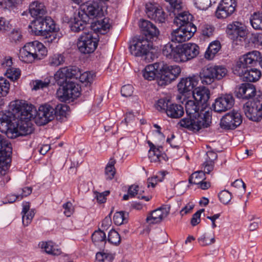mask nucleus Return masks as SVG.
<instances>
[{
  "mask_svg": "<svg viewBox=\"0 0 262 262\" xmlns=\"http://www.w3.org/2000/svg\"><path fill=\"white\" fill-rule=\"evenodd\" d=\"M210 91L204 86L198 87L193 91V100H187L185 104L186 116L181 119L178 125L193 132L207 128L211 123V116L208 111Z\"/></svg>",
  "mask_w": 262,
  "mask_h": 262,
  "instance_id": "obj_1",
  "label": "nucleus"
},
{
  "mask_svg": "<svg viewBox=\"0 0 262 262\" xmlns=\"http://www.w3.org/2000/svg\"><path fill=\"white\" fill-rule=\"evenodd\" d=\"M29 12L34 18L28 26L31 34L42 36L46 43H57L62 34L54 20L46 16L47 10L43 4L38 2L32 3L29 7Z\"/></svg>",
  "mask_w": 262,
  "mask_h": 262,
  "instance_id": "obj_2",
  "label": "nucleus"
},
{
  "mask_svg": "<svg viewBox=\"0 0 262 262\" xmlns=\"http://www.w3.org/2000/svg\"><path fill=\"white\" fill-rule=\"evenodd\" d=\"M12 113L20 119H35L36 123L43 125L55 118L54 106L45 104L39 106L38 111L33 105L19 100L15 101L11 105Z\"/></svg>",
  "mask_w": 262,
  "mask_h": 262,
  "instance_id": "obj_3",
  "label": "nucleus"
},
{
  "mask_svg": "<svg viewBox=\"0 0 262 262\" xmlns=\"http://www.w3.org/2000/svg\"><path fill=\"white\" fill-rule=\"evenodd\" d=\"M259 56V51L256 50L244 55L237 61L233 68L234 73L244 81L255 82L258 80L261 76L260 70L251 67L257 64Z\"/></svg>",
  "mask_w": 262,
  "mask_h": 262,
  "instance_id": "obj_4",
  "label": "nucleus"
},
{
  "mask_svg": "<svg viewBox=\"0 0 262 262\" xmlns=\"http://www.w3.org/2000/svg\"><path fill=\"white\" fill-rule=\"evenodd\" d=\"M193 18V16L188 12L180 13L175 17L173 23L178 28L171 34L172 42H185L193 36L197 29L192 23Z\"/></svg>",
  "mask_w": 262,
  "mask_h": 262,
  "instance_id": "obj_5",
  "label": "nucleus"
},
{
  "mask_svg": "<svg viewBox=\"0 0 262 262\" xmlns=\"http://www.w3.org/2000/svg\"><path fill=\"white\" fill-rule=\"evenodd\" d=\"M199 47L195 43L176 45L168 43L163 48L162 53L169 59L183 62L195 57L199 53Z\"/></svg>",
  "mask_w": 262,
  "mask_h": 262,
  "instance_id": "obj_6",
  "label": "nucleus"
},
{
  "mask_svg": "<svg viewBox=\"0 0 262 262\" xmlns=\"http://www.w3.org/2000/svg\"><path fill=\"white\" fill-rule=\"evenodd\" d=\"M14 102H11L10 105L9 111L14 118L12 122L10 119H7L1 122V124H5V129L2 130V133H5L8 137L13 138L19 136H25L32 133V129L28 126L27 122L31 119H20L15 117L12 113L11 108V105Z\"/></svg>",
  "mask_w": 262,
  "mask_h": 262,
  "instance_id": "obj_7",
  "label": "nucleus"
},
{
  "mask_svg": "<svg viewBox=\"0 0 262 262\" xmlns=\"http://www.w3.org/2000/svg\"><path fill=\"white\" fill-rule=\"evenodd\" d=\"M47 50L40 42L35 40L26 43L20 51L19 58L25 63H32L35 59H41L47 54Z\"/></svg>",
  "mask_w": 262,
  "mask_h": 262,
  "instance_id": "obj_8",
  "label": "nucleus"
},
{
  "mask_svg": "<svg viewBox=\"0 0 262 262\" xmlns=\"http://www.w3.org/2000/svg\"><path fill=\"white\" fill-rule=\"evenodd\" d=\"M155 107L159 112L165 113L172 119L180 118L184 113L183 106L173 102L169 96L159 98L155 103Z\"/></svg>",
  "mask_w": 262,
  "mask_h": 262,
  "instance_id": "obj_9",
  "label": "nucleus"
},
{
  "mask_svg": "<svg viewBox=\"0 0 262 262\" xmlns=\"http://www.w3.org/2000/svg\"><path fill=\"white\" fill-rule=\"evenodd\" d=\"M158 85L164 86L170 83L180 75L181 69L178 65H170L164 61L159 62Z\"/></svg>",
  "mask_w": 262,
  "mask_h": 262,
  "instance_id": "obj_10",
  "label": "nucleus"
},
{
  "mask_svg": "<svg viewBox=\"0 0 262 262\" xmlns=\"http://www.w3.org/2000/svg\"><path fill=\"white\" fill-rule=\"evenodd\" d=\"M227 73V70L223 66H208L202 69L199 77L203 84L208 85L222 79Z\"/></svg>",
  "mask_w": 262,
  "mask_h": 262,
  "instance_id": "obj_11",
  "label": "nucleus"
},
{
  "mask_svg": "<svg viewBox=\"0 0 262 262\" xmlns=\"http://www.w3.org/2000/svg\"><path fill=\"white\" fill-rule=\"evenodd\" d=\"M99 41L97 33L92 31L83 32L78 38L77 47L82 54H87L93 53L98 46Z\"/></svg>",
  "mask_w": 262,
  "mask_h": 262,
  "instance_id": "obj_12",
  "label": "nucleus"
},
{
  "mask_svg": "<svg viewBox=\"0 0 262 262\" xmlns=\"http://www.w3.org/2000/svg\"><path fill=\"white\" fill-rule=\"evenodd\" d=\"M153 43L144 39V36L135 37L129 46L130 54L135 57L147 56L152 49Z\"/></svg>",
  "mask_w": 262,
  "mask_h": 262,
  "instance_id": "obj_13",
  "label": "nucleus"
},
{
  "mask_svg": "<svg viewBox=\"0 0 262 262\" xmlns=\"http://www.w3.org/2000/svg\"><path fill=\"white\" fill-rule=\"evenodd\" d=\"M57 91V95L61 101L75 99L80 95V86L77 83L68 81L62 85Z\"/></svg>",
  "mask_w": 262,
  "mask_h": 262,
  "instance_id": "obj_14",
  "label": "nucleus"
},
{
  "mask_svg": "<svg viewBox=\"0 0 262 262\" xmlns=\"http://www.w3.org/2000/svg\"><path fill=\"white\" fill-rule=\"evenodd\" d=\"M78 12L83 16L86 15L89 21L91 19L101 17L103 13L99 2L95 0L88 1L82 4L78 10Z\"/></svg>",
  "mask_w": 262,
  "mask_h": 262,
  "instance_id": "obj_15",
  "label": "nucleus"
},
{
  "mask_svg": "<svg viewBox=\"0 0 262 262\" xmlns=\"http://www.w3.org/2000/svg\"><path fill=\"white\" fill-rule=\"evenodd\" d=\"M261 100L260 98L253 102H247L243 106L246 116L250 120L259 122L262 119V109L260 108Z\"/></svg>",
  "mask_w": 262,
  "mask_h": 262,
  "instance_id": "obj_16",
  "label": "nucleus"
},
{
  "mask_svg": "<svg viewBox=\"0 0 262 262\" xmlns=\"http://www.w3.org/2000/svg\"><path fill=\"white\" fill-rule=\"evenodd\" d=\"M243 122L241 113L233 110L227 113L221 120L220 126L222 128L229 130L234 129L239 126Z\"/></svg>",
  "mask_w": 262,
  "mask_h": 262,
  "instance_id": "obj_17",
  "label": "nucleus"
},
{
  "mask_svg": "<svg viewBox=\"0 0 262 262\" xmlns=\"http://www.w3.org/2000/svg\"><path fill=\"white\" fill-rule=\"evenodd\" d=\"M236 6V0H222L216 8L215 16L217 19L227 18L235 12Z\"/></svg>",
  "mask_w": 262,
  "mask_h": 262,
  "instance_id": "obj_18",
  "label": "nucleus"
},
{
  "mask_svg": "<svg viewBox=\"0 0 262 262\" xmlns=\"http://www.w3.org/2000/svg\"><path fill=\"white\" fill-rule=\"evenodd\" d=\"M11 144L4 136L0 135V167L7 169L11 161Z\"/></svg>",
  "mask_w": 262,
  "mask_h": 262,
  "instance_id": "obj_19",
  "label": "nucleus"
},
{
  "mask_svg": "<svg viewBox=\"0 0 262 262\" xmlns=\"http://www.w3.org/2000/svg\"><path fill=\"white\" fill-rule=\"evenodd\" d=\"M78 72V67L69 66L60 68L54 74V79L57 84L61 86L68 82V79L74 78V75Z\"/></svg>",
  "mask_w": 262,
  "mask_h": 262,
  "instance_id": "obj_20",
  "label": "nucleus"
},
{
  "mask_svg": "<svg viewBox=\"0 0 262 262\" xmlns=\"http://www.w3.org/2000/svg\"><path fill=\"white\" fill-rule=\"evenodd\" d=\"M236 97L243 100L253 99L256 93L255 86L250 83H243L236 86L234 92Z\"/></svg>",
  "mask_w": 262,
  "mask_h": 262,
  "instance_id": "obj_21",
  "label": "nucleus"
},
{
  "mask_svg": "<svg viewBox=\"0 0 262 262\" xmlns=\"http://www.w3.org/2000/svg\"><path fill=\"white\" fill-rule=\"evenodd\" d=\"M234 98L232 94H226L217 98L212 104L213 110L217 113L230 110L234 104Z\"/></svg>",
  "mask_w": 262,
  "mask_h": 262,
  "instance_id": "obj_22",
  "label": "nucleus"
},
{
  "mask_svg": "<svg viewBox=\"0 0 262 262\" xmlns=\"http://www.w3.org/2000/svg\"><path fill=\"white\" fill-rule=\"evenodd\" d=\"M140 28L141 31V35L139 36H144V39L152 41L158 38L160 32L157 27L150 21L142 20L140 25Z\"/></svg>",
  "mask_w": 262,
  "mask_h": 262,
  "instance_id": "obj_23",
  "label": "nucleus"
},
{
  "mask_svg": "<svg viewBox=\"0 0 262 262\" xmlns=\"http://www.w3.org/2000/svg\"><path fill=\"white\" fill-rule=\"evenodd\" d=\"M226 32L228 37L232 40L237 39L238 37L244 38L247 34L246 26L239 21L228 24Z\"/></svg>",
  "mask_w": 262,
  "mask_h": 262,
  "instance_id": "obj_24",
  "label": "nucleus"
},
{
  "mask_svg": "<svg viewBox=\"0 0 262 262\" xmlns=\"http://www.w3.org/2000/svg\"><path fill=\"white\" fill-rule=\"evenodd\" d=\"M146 13L149 18L156 22L163 23L165 21L166 13L161 7L154 4L148 3L146 5Z\"/></svg>",
  "mask_w": 262,
  "mask_h": 262,
  "instance_id": "obj_25",
  "label": "nucleus"
},
{
  "mask_svg": "<svg viewBox=\"0 0 262 262\" xmlns=\"http://www.w3.org/2000/svg\"><path fill=\"white\" fill-rule=\"evenodd\" d=\"M88 17L86 15H82L80 13L78 12L75 13L73 18H71L70 27L72 31L74 32H79L84 30L86 25L89 24Z\"/></svg>",
  "mask_w": 262,
  "mask_h": 262,
  "instance_id": "obj_26",
  "label": "nucleus"
},
{
  "mask_svg": "<svg viewBox=\"0 0 262 262\" xmlns=\"http://www.w3.org/2000/svg\"><path fill=\"white\" fill-rule=\"evenodd\" d=\"M196 79L195 76L181 78L177 85L179 92L185 95L191 91L193 92L194 88L198 84Z\"/></svg>",
  "mask_w": 262,
  "mask_h": 262,
  "instance_id": "obj_27",
  "label": "nucleus"
},
{
  "mask_svg": "<svg viewBox=\"0 0 262 262\" xmlns=\"http://www.w3.org/2000/svg\"><path fill=\"white\" fill-rule=\"evenodd\" d=\"M168 214L165 208H159L150 212L148 214L146 222L149 224H155L161 222L164 217Z\"/></svg>",
  "mask_w": 262,
  "mask_h": 262,
  "instance_id": "obj_28",
  "label": "nucleus"
},
{
  "mask_svg": "<svg viewBox=\"0 0 262 262\" xmlns=\"http://www.w3.org/2000/svg\"><path fill=\"white\" fill-rule=\"evenodd\" d=\"M159 64H160L159 62H157L146 66L143 71V76L144 79L148 81H151L156 79L158 83V80L160 79V77L158 75Z\"/></svg>",
  "mask_w": 262,
  "mask_h": 262,
  "instance_id": "obj_29",
  "label": "nucleus"
},
{
  "mask_svg": "<svg viewBox=\"0 0 262 262\" xmlns=\"http://www.w3.org/2000/svg\"><path fill=\"white\" fill-rule=\"evenodd\" d=\"M91 27L93 31H97L101 34H105L109 30L111 25L108 19L104 18L97 19L95 21L91 23Z\"/></svg>",
  "mask_w": 262,
  "mask_h": 262,
  "instance_id": "obj_30",
  "label": "nucleus"
},
{
  "mask_svg": "<svg viewBox=\"0 0 262 262\" xmlns=\"http://www.w3.org/2000/svg\"><path fill=\"white\" fill-rule=\"evenodd\" d=\"M70 107L65 104H58L54 106L55 112V118L60 122L66 121L67 119L68 112L69 111Z\"/></svg>",
  "mask_w": 262,
  "mask_h": 262,
  "instance_id": "obj_31",
  "label": "nucleus"
},
{
  "mask_svg": "<svg viewBox=\"0 0 262 262\" xmlns=\"http://www.w3.org/2000/svg\"><path fill=\"white\" fill-rule=\"evenodd\" d=\"M221 48V43L219 41L215 40L211 42L205 53V57L209 60L213 59Z\"/></svg>",
  "mask_w": 262,
  "mask_h": 262,
  "instance_id": "obj_32",
  "label": "nucleus"
},
{
  "mask_svg": "<svg viewBox=\"0 0 262 262\" xmlns=\"http://www.w3.org/2000/svg\"><path fill=\"white\" fill-rule=\"evenodd\" d=\"M199 30L203 39H206L213 36L215 31V28L212 25L202 24L199 26Z\"/></svg>",
  "mask_w": 262,
  "mask_h": 262,
  "instance_id": "obj_33",
  "label": "nucleus"
},
{
  "mask_svg": "<svg viewBox=\"0 0 262 262\" xmlns=\"http://www.w3.org/2000/svg\"><path fill=\"white\" fill-rule=\"evenodd\" d=\"M66 57L63 54L57 53L50 56L48 64L54 67L62 65L66 61Z\"/></svg>",
  "mask_w": 262,
  "mask_h": 262,
  "instance_id": "obj_34",
  "label": "nucleus"
},
{
  "mask_svg": "<svg viewBox=\"0 0 262 262\" xmlns=\"http://www.w3.org/2000/svg\"><path fill=\"white\" fill-rule=\"evenodd\" d=\"M116 163V160L114 158L110 159L105 169V174L107 180H112L116 173V169L115 164Z\"/></svg>",
  "mask_w": 262,
  "mask_h": 262,
  "instance_id": "obj_35",
  "label": "nucleus"
},
{
  "mask_svg": "<svg viewBox=\"0 0 262 262\" xmlns=\"http://www.w3.org/2000/svg\"><path fill=\"white\" fill-rule=\"evenodd\" d=\"M128 213L124 211L116 212L113 217L114 223L119 226L128 222Z\"/></svg>",
  "mask_w": 262,
  "mask_h": 262,
  "instance_id": "obj_36",
  "label": "nucleus"
},
{
  "mask_svg": "<svg viewBox=\"0 0 262 262\" xmlns=\"http://www.w3.org/2000/svg\"><path fill=\"white\" fill-rule=\"evenodd\" d=\"M250 23L255 30H262V12H255L250 18Z\"/></svg>",
  "mask_w": 262,
  "mask_h": 262,
  "instance_id": "obj_37",
  "label": "nucleus"
},
{
  "mask_svg": "<svg viewBox=\"0 0 262 262\" xmlns=\"http://www.w3.org/2000/svg\"><path fill=\"white\" fill-rule=\"evenodd\" d=\"M39 246L48 254L58 255L60 253V251L54 249L53 243L51 241L42 242L39 244Z\"/></svg>",
  "mask_w": 262,
  "mask_h": 262,
  "instance_id": "obj_38",
  "label": "nucleus"
},
{
  "mask_svg": "<svg viewBox=\"0 0 262 262\" xmlns=\"http://www.w3.org/2000/svg\"><path fill=\"white\" fill-rule=\"evenodd\" d=\"M78 72L76 73V75H74V79H79L81 82L91 83L93 80L94 74H92L90 72H85L81 73L80 69L78 68Z\"/></svg>",
  "mask_w": 262,
  "mask_h": 262,
  "instance_id": "obj_39",
  "label": "nucleus"
},
{
  "mask_svg": "<svg viewBox=\"0 0 262 262\" xmlns=\"http://www.w3.org/2000/svg\"><path fill=\"white\" fill-rule=\"evenodd\" d=\"M198 241L201 246H206L213 244L215 240L214 235L205 233L198 238Z\"/></svg>",
  "mask_w": 262,
  "mask_h": 262,
  "instance_id": "obj_40",
  "label": "nucleus"
},
{
  "mask_svg": "<svg viewBox=\"0 0 262 262\" xmlns=\"http://www.w3.org/2000/svg\"><path fill=\"white\" fill-rule=\"evenodd\" d=\"M205 173L203 171H198L193 172L189 178V183L192 184L198 185L206 180Z\"/></svg>",
  "mask_w": 262,
  "mask_h": 262,
  "instance_id": "obj_41",
  "label": "nucleus"
},
{
  "mask_svg": "<svg viewBox=\"0 0 262 262\" xmlns=\"http://www.w3.org/2000/svg\"><path fill=\"white\" fill-rule=\"evenodd\" d=\"M21 74V71L18 68H15L14 67H10L7 68L5 75L7 78L14 81L18 79Z\"/></svg>",
  "mask_w": 262,
  "mask_h": 262,
  "instance_id": "obj_42",
  "label": "nucleus"
},
{
  "mask_svg": "<svg viewBox=\"0 0 262 262\" xmlns=\"http://www.w3.org/2000/svg\"><path fill=\"white\" fill-rule=\"evenodd\" d=\"M10 83L5 78L0 77V97L6 96L9 91Z\"/></svg>",
  "mask_w": 262,
  "mask_h": 262,
  "instance_id": "obj_43",
  "label": "nucleus"
},
{
  "mask_svg": "<svg viewBox=\"0 0 262 262\" xmlns=\"http://www.w3.org/2000/svg\"><path fill=\"white\" fill-rule=\"evenodd\" d=\"M107 240L109 243L114 245H118L121 242V237L116 231L112 229L108 233Z\"/></svg>",
  "mask_w": 262,
  "mask_h": 262,
  "instance_id": "obj_44",
  "label": "nucleus"
},
{
  "mask_svg": "<svg viewBox=\"0 0 262 262\" xmlns=\"http://www.w3.org/2000/svg\"><path fill=\"white\" fill-rule=\"evenodd\" d=\"M215 0H194V3L196 8L200 10H206L212 3H215Z\"/></svg>",
  "mask_w": 262,
  "mask_h": 262,
  "instance_id": "obj_45",
  "label": "nucleus"
},
{
  "mask_svg": "<svg viewBox=\"0 0 262 262\" xmlns=\"http://www.w3.org/2000/svg\"><path fill=\"white\" fill-rule=\"evenodd\" d=\"M92 240L95 244L98 242H105V233L101 230L95 231L92 235Z\"/></svg>",
  "mask_w": 262,
  "mask_h": 262,
  "instance_id": "obj_46",
  "label": "nucleus"
},
{
  "mask_svg": "<svg viewBox=\"0 0 262 262\" xmlns=\"http://www.w3.org/2000/svg\"><path fill=\"white\" fill-rule=\"evenodd\" d=\"M220 201L224 204H228L232 199V194L226 190L221 191L218 194Z\"/></svg>",
  "mask_w": 262,
  "mask_h": 262,
  "instance_id": "obj_47",
  "label": "nucleus"
},
{
  "mask_svg": "<svg viewBox=\"0 0 262 262\" xmlns=\"http://www.w3.org/2000/svg\"><path fill=\"white\" fill-rule=\"evenodd\" d=\"M12 28L10 21L4 17H0V32L6 33L10 31Z\"/></svg>",
  "mask_w": 262,
  "mask_h": 262,
  "instance_id": "obj_48",
  "label": "nucleus"
},
{
  "mask_svg": "<svg viewBox=\"0 0 262 262\" xmlns=\"http://www.w3.org/2000/svg\"><path fill=\"white\" fill-rule=\"evenodd\" d=\"M9 39L11 42L17 43L22 39V35L19 29H13L9 35Z\"/></svg>",
  "mask_w": 262,
  "mask_h": 262,
  "instance_id": "obj_49",
  "label": "nucleus"
},
{
  "mask_svg": "<svg viewBox=\"0 0 262 262\" xmlns=\"http://www.w3.org/2000/svg\"><path fill=\"white\" fill-rule=\"evenodd\" d=\"M62 208L64 209L63 214L67 217H70L75 211L73 204L70 201L64 203L62 205Z\"/></svg>",
  "mask_w": 262,
  "mask_h": 262,
  "instance_id": "obj_50",
  "label": "nucleus"
},
{
  "mask_svg": "<svg viewBox=\"0 0 262 262\" xmlns=\"http://www.w3.org/2000/svg\"><path fill=\"white\" fill-rule=\"evenodd\" d=\"M152 154H149L148 152V157L151 162H160L161 159L162 158V156L161 155V151L159 148L156 147V149H154L152 150Z\"/></svg>",
  "mask_w": 262,
  "mask_h": 262,
  "instance_id": "obj_51",
  "label": "nucleus"
},
{
  "mask_svg": "<svg viewBox=\"0 0 262 262\" xmlns=\"http://www.w3.org/2000/svg\"><path fill=\"white\" fill-rule=\"evenodd\" d=\"M22 222L24 226H28L32 222L34 216L35 212L34 210H30L29 213L22 214Z\"/></svg>",
  "mask_w": 262,
  "mask_h": 262,
  "instance_id": "obj_52",
  "label": "nucleus"
},
{
  "mask_svg": "<svg viewBox=\"0 0 262 262\" xmlns=\"http://www.w3.org/2000/svg\"><path fill=\"white\" fill-rule=\"evenodd\" d=\"M95 194V199L98 203L100 204L104 203L106 202V196L110 193V191H105L102 192H94Z\"/></svg>",
  "mask_w": 262,
  "mask_h": 262,
  "instance_id": "obj_53",
  "label": "nucleus"
},
{
  "mask_svg": "<svg viewBox=\"0 0 262 262\" xmlns=\"http://www.w3.org/2000/svg\"><path fill=\"white\" fill-rule=\"evenodd\" d=\"M133 90L134 88L130 84L123 85L121 90V95L126 97L131 96L133 93Z\"/></svg>",
  "mask_w": 262,
  "mask_h": 262,
  "instance_id": "obj_54",
  "label": "nucleus"
},
{
  "mask_svg": "<svg viewBox=\"0 0 262 262\" xmlns=\"http://www.w3.org/2000/svg\"><path fill=\"white\" fill-rule=\"evenodd\" d=\"M20 0H3L0 2L1 5L4 9H10L15 7L16 5L19 3Z\"/></svg>",
  "mask_w": 262,
  "mask_h": 262,
  "instance_id": "obj_55",
  "label": "nucleus"
},
{
  "mask_svg": "<svg viewBox=\"0 0 262 262\" xmlns=\"http://www.w3.org/2000/svg\"><path fill=\"white\" fill-rule=\"evenodd\" d=\"M112 257L111 254L104 252H99L96 254V258L99 261L105 262V260H111Z\"/></svg>",
  "mask_w": 262,
  "mask_h": 262,
  "instance_id": "obj_56",
  "label": "nucleus"
},
{
  "mask_svg": "<svg viewBox=\"0 0 262 262\" xmlns=\"http://www.w3.org/2000/svg\"><path fill=\"white\" fill-rule=\"evenodd\" d=\"M204 211V209L199 210L192 215L191 220V224L193 226L197 225L200 223L201 213Z\"/></svg>",
  "mask_w": 262,
  "mask_h": 262,
  "instance_id": "obj_57",
  "label": "nucleus"
},
{
  "mask_svg": "<svg viewBox=\"0 0 262 262\" xmlns=\"http://www.w3.org/2000/svg\"><path fill=\"white\" fill-rule=\"evenodd\" d=\"M203 166L204 167L203 172L205 174H209L211 172V171H212L213 170L214 167V163H211L205 161V162L203 164Z\"/></svg>",
  "mask_w": 262,
  "mask_h": 262,
  "instance_id": "obj_58",
  "label": "nucleus"
},
{
  "mask_svg": "<svg viewBox=\"0 0 262 262\" xmlns=\"http://www.w3.org/2000/svg\"><path fill=\"white\" fill-rule=\"evenodd\" d=\"M206 156L207 158L206 161L211 163H214V161L216 160L217 158V154L212 150H208L206 153Z\"/></svg>",
  "mask_w": 262,
  "mask_h": 262,
  "instance_id": "obj_59",
  "label": "nucleus"
},
{
  "mask_svg": "<svg viewBox=\"0 0 262 262\" xmlns=\"http://www.w3.org/2000/svg\"><path fill=\"white\" fill-rule=\"evenodd\" d=\"M166 2H168L170 5L171 9L173 10L176 9L179 10L181 8V2L178 0H165Z\"/></svg>",
  "mask_w": 262,
  "mask_h": 262,
  "instance_id": "obj_60",
  "label": "nucleus"
},
{
  "mask_svg": "<svg viewBox=\"0 0 262 262\" xmlns=\"http://www.w3.org/2000/svg\"><path fill=\"white\" fill-rule=\"evenodd\" d=\"M252 42L255 45L262 46V33L254 34L252 38Z\"/></svg>",
  "mask_w": 262,
  "mask_h": 262,
  "instance_id": "obj_61",
  "label": "nucleus"
},
{
  "mask_svg": "<svg viewBox=\"0 0 262 262\" xmlns=\"http://www.w3.org/2000/svg\"><path fill=\"white\" fill-rule=\"evenodd\" d=\"M139 191V186L136 185H131L128 189V193L131 198L134 197L138 194Z\"/></svg>",
  "mask_w": 262,
  "mask_h": 262,
  "instance_id": "obj_62",
  "label": "nucleus"
},
{
  "mask_svg": "<svg viewBox=\"0 0 262 262\" xmlns=\"http://www.w3.org/2000/svg\"><path fill=\"white\" fill-rule=\"evenodd\" d=\"M33 90H37L39 89H43L47 87L49 83L43 82L41 80H36L34 82Z\"/></svg>",
  "mask_w": 262,
  "mask_h": 262,
  "instance_id": "obj_63",
  "label": "nucleus"
},
{
  "mask_svg": "<svg viewBox=\"0 0 262 262\" xmlns=\"http://www.w3.org/2000/svg\"><path fill=\"white\" fill-rule=\"evenodd\" d=\"M32 189L30 187H26L21 189V193L18 194L19 199H23L24 197H26L32 193Z\"/></svg>",
  "mask_w": 262,
  "mask_h": 262,
  "instance_id": "obj_64",
  "label": "nucleus"
}]
</instances>
